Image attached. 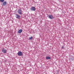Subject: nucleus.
<instances>
[{
  "mask_svg": "<svg viewBox=\"0 0 74 74\" xmlns=\"http://www.w3.org/2000/svg\"><path fill=\"white\" fill-rule=\"evenodd\" d=\"M18 13L19 14H20V15H22L23 14H22V10L19 9L18 10V11H17Z\"/></svg>",
  "mask_w": 74,
  "mask_h": 74,
  "instance_id": "f257e3e1",
  "label": "nucleus"
},
{
  "mask_svg": "<svg viewBox=\"0 0 74 74\" xmlns=\"http://www.w3.org/2000/svg\"><path fill=\"white\" fill-rule=\"evenodd\" d=\"M48 18L50 19H53V16L52 15L49 14L48 15Z\"/></svg>",
  "mask_w": 74,
  "mask_h": 74,
  "instance_id": "f03ea898",
  "label": "nucleus"
},
{
  "mask_svg": "<svg viewBox=\"0 0 74 74\" xmlns=\"http://www.w3.org/2000/svg\"><path fill=\"white\" fill-rule=\"evenodd\" d=\"M30 10L32 11H35L36 10V8L34 7H31Z\"/></svg>",
  "mask_w": 74,
  "mask_h": 74,
  "instance_id": "7ed1b4c3",
  "label": "nucleus"
},
{
  "mask_svg": "<svg viewBox=\"0 0 74 74\" xmlns=\"http://www.w3.org/2000/svg\"><path fill=\"white\" fill-rule=\"evenodd\" d=\"M2 52H3V53H6L7 52V50L4 49H3L2 50Z\"/></svg>",
  "mask_w": 74,
  "mask_h": 74,
  "instance_id": "20e7f679",
  "label": "nucleus"
},
{
  "mask_svg": "<svg viewBox=\"0 0 74 74\" xmlns=\"http://www.w3.org/2000/svg\"><path fill=\"white\" fill-rule=\"evenodd\" d=\"M16 18H17V19H20V18H21V16L19 15L18 14H16Z\"/></svg>",
  "mask_w": 74,
  "mask_h": 74,
  "instance_id": "39448f33",
  "label": "nucleus"
},
{
  "mask_svg": "<svg viewBox=\"0 0 74 74\" xmlns=\"http://www.w3.org/2000/svg\"><path fill=\"white\" fill-rule=\"evenodd\" d=\"M17 54L18 56H21L22 55V53L21 51H19Z\"/></svg>",
  "mask_w": 74,
  "mask_h": 74,
  "instance_id": "423d86ee",
  "label": "nucleus"
},
{
  "mask_svg": "<svg viewBox=\"0 0 74 74\" xmlns=\"http://www.w3.org/2000/svg\"><path fill=\"white\" fill-rule=\"evenodd\" d=\"M23 32V30L22 29H20L18 31V33H21V32Z\"/></svg>",
  "mask_w": 74,
  "mask_h": 74,
  "instance_id": "0eeeda50",
  "label": "nucleus"
},
{
  "mask_svg": "<svg viewBox=\"0 0 74 74\" xmlns=\"http://www.w3.org/2000/svg\"><path fill=\"white\" fill-rule=\"evenodd\" d=\"M6 4H7V2L6 1H5L3 3V5H6Z\"/></svg>",
  "mask_w": 74,
  "mask_h": 74,
  "instance_id": "6e6552de",
  "label": "nucleus"
},
{
  "mask_svg": "<svg viewBox=\"0 0 74 74\" xmlns=\"http://www.w3.org/2000/svg\"><path fill=\"white\" fill-rule=\"evenodd\" d=\"M46 59L47 60L51 59V57H46Z\"/></svg>",
  "mask_w": 74,
  "mask_h": 74,
  "instance_id": "1a4fd4ad",
  "label": "nucleus"
},
{
  "mask_svg": "<svg viewBox=\"0 0 74 74\" xmlns=\"http://www.w3.org/2000/svg\"><path fill=\"white\" fill-rule=\"evenodd\" d=\"M29 40H32L33 39V37L32 36H31L29 38Z\"/></svg>",
  "mask_w": 74,
  "mask_h": 74,
  "instance_id": "9d476101",
  "label": "nucleus"
},
{
  "mask_svg": "<svg viewBox=\"0 0 74 74\" xmlns=\"http://www.w3.org/2000/svg\"><path fill=\"white\" fill-rule=\"evenodd\" d=\"M0 1L2 2V3H3L4 1V0H0Z\"/></svg>",
  "mask_w": 74,
  "mask_h": 74,
  "instance_id": "9b49d317",
  "label": "nucleus"
},
{
  "mask_svg": "<svg viewBox=\"0 0 74 74\" xmlns=\"http://www.w3.org/2000/svg\"><path fill=\"white\" fill-rule=\"evenodd\" d=\"M62 49H64V47H62Z\"/></svg>",
  "mask_w": 74,
  "mask_h": 74,
  "instance_id": "f8f14e48",
  "label": "nucleus"
}]
</instances>
